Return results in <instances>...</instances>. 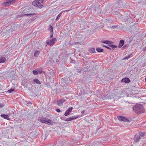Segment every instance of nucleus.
<instances>
[{"label": "nucleus", "mask_w": 146, "mask_h": 146, "mask_svg": "<svg viewBox=\"0 0 146 146\" xmlns=\"http://www.w3.org/2000/svg\"><path fill=\"white\" fill-rule=\"evenodd\" d=\"M133 110L137 114H140L144 112V108L143 105L137 104L133 107Z\"/></svg>", "instance_id": "obj_1"}, {"label": "nucleus", "mask_w": 146, "mask_h": 146, "mask_svg": "<svg viewBox=\"0 0 146 146\" xmlns=\"http://www.w3.org/2000/svg\"><path fill=\"white\" fill-rule=\"evenodd\" d=\"M16 29V27L15 25H14L12 26L11 28L8 30L7 31V32H5L6 30L5 29H3L2 32L3 33H5V35H8L9 36L11 35L12 34V32L14 31H15Z\"/></svg>", "instance_id": "obj_2"}, {"label": "nucleus", "mask_w": 146, "mask_h": 146, "mask_svg": "<svg viewBox=\"0 0 146 146\" xmlns=\"http://www.w3.org/2000/svg\"><path fill=\"white\" fill-rule=\"evenodd\" d=\"M56 41V38H54L51 40H47L46 43L47 45L52 46L55 44Z\"/></svg>", "instance_id": "obj_3"}, {"label": "nucleus", "mask_w": 146, "mask_h": 146, "mask_svg": "<svg viewBox=\"0 0 146 146\" xmlns=\"http://www.w3.org/2000/svg\"><path fill=\"white\" fill-rule=\"evenodd\" d=\"M40 121L42 123H45L48 125L50 124L51 123V120L46 118L41 119H40Z\"/></svg>", "instance_id": "obj_4"}, {"label": "nucleus", "mask_w": 146, "mask_h": 146, "mask_svg": "<svg viewBox=\"0 0 146 146\" xmlns=\"http://www.w3.org/2000/svg\"><path fill=\"white\" fill-rule=\"evenodd\" d=\"M45 0H37V8L39 9L43 7V5L45 2Z\"/></svg>", "instance_id": "obj_5"}, {"label": "nucleus", "mask_w": 146, "mask_h": 146, "mask_svg": "<svg viewBox=\"0 0 146 146\" xmlns=\"http://www.w3.org/2000/svg\"><path fill=\"white\" fill-rule=\"evenodd\" d=\"M17 0H9L3 3V5H5L6 6H9L10 5L14 3L15 1Z\"/></svg>", "instance_id": "obj_6"}, {"label": "nucleus", "mask_w": 146, "mask_h": 146, "mask_svg": "<svg viewBox=\"0 0 146 146\" xmlns=\"http://www.w3.org/2000/svg\"><path fill=\"white\" fill-rule=\"evenodd\" d=\"M117 118L120 121L125 122H128L129 121V120L127 119V118L125 117L119 116L117 117Z\"/></svg>", "instance_id": "obj_7"}, {"label": "nucleus", "mask_w": 146, "mask_h": 146, "mask_svg": "<svg viewBox=\"0 0 146 146\" xmlns=\"http://www.w3.org/2000/svg\"><path fill=\"white\" fill-rule=\"evenodd\" d=\"M141 138H140V137L139 135H136L134 136L133 140L135 142H138L140 139Z\"/></svg>", "instance_id": "obj_8"}, {"label": "nucleus", "mask_w": 146, "mask_h": 146, "mask_svg": "<svg viewBox=\"0 0 146 146\" xmlns=\"http://www.w3.org/2000/svg\"><path fill=\"white\" fill-rule=\"evenodd\" d=\"M73 109L72 107L69 108L67 110L65 111L64 115L65 116H67L71 112Z\"/></svg>", "instance_id": "obj_9"}, {"label": "nucleus", "mask_w": 146, "mask_h": 146, "mask_svg": "<svg viewBox=\"0 0 146 146\" xmlns=\"http://www.w3.org/2000/svg\"><path fill=\"white\" fill-rule=\"evenodd\" d=\"M66 101V99H63L59 100L57 102V104L58 105H62L63 103L65 102Z\"/></svg>", "instance_id": "obj_10"}, {"label": "nucleus", "mask_w": 146, "mask_h": 146, "mask_svg": "<svg viewBox=\"0 0 146 146\" xmlns=\"http://www.w3.org/2000/svg\"><path fill=\"white\" fill-rule=\"evenodd\" d=\"M130 82V80L129 78H126L123 79L121 80V82H124L125 83H128Z\"/></svg>", "instance_id": "obj_11"}, {"label": "nucleus", "mask_w": 146, "mask_h": 146, "mask_svg": "<svg viewBox=\"0 0 146 146\" xmlns=\"http://www.w3.org/2000/svg\"><path fill=\"white\" fill-rule=\"evenodd\" d=\"M1 117L5 119L10 120V119L9 117L7 115L5 114H1Z\"/></svg>", "instance_id": "obj_12"}, {"label": "nucleus", "mask_w": 146, "mask_h": 146, "mask_svg": "<svg viewBox=\"0 0 146 146\" xmlns=\"http://www.w3.org/2000/svg\"><path fill=\"white\" fill-rule=\"evenodd\" d=\"M124 41L123 40H121L120 41L119 44L118 45V47L121 48L124 44Z\"/></svg>", "instance_id": "obj_13"}, {"label": "nucleus", "mask_w": 146, "mask_h": 146, "mask_svg": "<svg viewBox=\"0 0 146 146\" xmlns=\"http://www.w3.org/2000/svg\"><path fill=\"white\" fill-rule=\"evenodd\" d=\"M101 42L102 43H104L105 44H110L113 43V42H111L110 41L108 40H104L103 41H101Z\"/></svg>", "instance_id": "obj_14"}, {"label": "nucleus", "mask_w": 146, "mask_h": 146, "mask_svg": "<svg viewBox=\"0 0 146 146\" xmlns=\"http://www.w3.org/2000/svg\"><path fill=\"white\" fill-rule=\"evenodd\" d=\"M89 51L93 53H95V49L94 48H90Z\"/></svg>", "instance_id": "obj_15"}, {"label": "nucleus", "mask_w": 146, "mask_h": 146, "mask_svg": "<svg viewBox=\"0 0 146 146\" xmlns=\"http://www.w3.org/2000/svg\"><path fill=\"white\" fill-rule=\"evenodd\" d=\"M113 98V96L112 95H110L109 96H106V97L104 98L103 99L104 100H105V99H111Z\"/></svg>", "instance_id": "obj_16"}, {"label": "nucleus", "mask_w": 146, "mask_h": 146, "mask_svg": "<svg viewBox=\"0 0 146 146\" xmlns=\"http://www.w3.org/2000/svg\"><path fill=\"white\" fill-rule=\"evenodd\" d=\"M96 51L99 52H101L104 51V50L102 48H96Z\"/></svg>", "instance_id": "obj_17"}, {"label": "nucleus", "mask_w": 146, "mask_h": 146, "mask_svg": "<svg viewBox=\"0 0 146 146\" xmlns=\"http://www.w3.org/2000/svg\"><path fill=\"white\" fill-rule=\"evenodd\" d=\"M43 73L44 74V72L43 71H42V70L40 69H37V74H41L42 73Z\"/></svg>", "instance_id": "obj_18"}, {"label": "nucleus", "mask_w": 146, "mask_h": 146, "mask_svg": "<svg viewBox=\"0 0 146 146\" xmlns=\"http://www.w3.org/2000/svg\"><path fill=\"white\" fill-rule=\"evenodd\" d=\"M6 60V59L4 57L0 58V63L4 62Z\"/></svg>", "instance_id": "obj_19"}, {"label": "nucleus", "mask_w": 146, "mask_h": 146, "mask_svg": "<svg viewBox=\"0 0 146 146\" xmlns=\"http://www.w3.org/2000/svg\"><path fill=\"white\" fill-rule=\"evenodd\" d=\"M78 117H79V115H77V116H74L71 117H70L71 120V121L72 120L78 118Z\"/></svg>", "instance_id": "obj_20"}, {"label": "nucleus", "mask_w": 146, "mask_h": 146, "mask_svg": "<svg viewBox=\"0 0 146 146\" xmlns=\"http://www.w3.org/2000/svg\"><path fill=\"white\" fill-rule=\"evenodd\" d=\"M139 135L140 137V138H141L142 137H143L145 135L142 132H139V135Z\"/></svg>", "instance_id": "obj_21"}, {"label": "nucleus", "mask_w": 146, "mask_h": 146, "mask_svg": "<svg viewBox=\"0 0 146 146\" xmlns=\"http://www.w3.org/2000/svg\"><path fill=\"white\" fill-rule=\"evenodd\" d=\"M62 13L61 12V13H60L57 16V17L56 18V21H58L59 19H60V16H61V15H62Z\"/></svg>", "instance_id": "obj_22"}, {"label": "nucleus", "mask_w": 146, "mask_h": 146, "mask_svg": "<svg viewBox=\"0 0 146 146\" xmlns=\"http://www.w3.org/2000/svg\"><path fill=\"white\" fill-rule=\"evenodd\" d=\"M109 46L110 47L112 48H116L117 47V46H116L114 45H113V44H110L109 45Z\"/></svg>", "instance_id": "obj_23"}, {"label": "nucleus", "mask_w": 146, "mask_h": 146, "mask_svg": "<svg viewBox=\"0 0 146 146\" xmlns=\"http://www.w3.org/2000/svg\"><path fill=\"white\" fill-rule=\"evenodd\" d=\"M49 30L50 31V32L52 33H53V27L51 25H49Z\"/></svg>", "instance_id": "obj_24"}, {"label": "nucleus", "mask_w": 146, "mask_h": 146, "mask_svg": "<svg viewBox=\"0 0 146 146\" xmlns=\"http://www.w3.org/2000/svg\"><path fill=\"white\" fill-rule=\"evenodd\" d=\"M131 55H132V54H131L129 55L128 56H127L125 57L123 59V60H125L126 59H128L131 56Z\"/></svg>", "instance_id": "obj_25"}, {"label": "nucleus", "mask_w": 146, "mask_h": 146, "mask_svg": "<svg viewBox=\"0 0 146 146\" xmlns=\"http://www.w3.org/2000/svg\"><path fill=\"white\" fill-rule=\"evenodd\" d=\"M32 5L34 6H36V0H35L32 3Z\"/></svg>", "instance_id": "obj_26"}, {"label": "nucleus", "mask_w": 146, "mask_h": 146, "mask_svg": "<svg viewBox=\"0 0 146 146\" xmlns=\"http://www.w3.org/2000/svg\"><path fill=\"white\" fill-rule=\"evenodd\" d=\"M14 91V89L13 88H11L10 90H8L7 92L9 93H12L13 91Z\"/></svg>", "instance_id": "obj_27"}, {"label": "nucleus", "mask_w": 146, "mask_h": 146, "mask_svg": "<svg viewBox=\"0 0 146 146\" xmlns=\"http://www.w3.org/2000/svg\"><path fill=\"white\" fill-rule=\"evenodd\" d=\"M118 27V25H113L111 27V28L112 29H114L115 28H117Z\"/></svg>", "instance_id": "obj_28"}, {"label": "nucleus", "mask_w": 146, "mask_h": 146, "mask_svg": "<svg viewBox=\"0 0 146 146\" xmlns=\"http://www.w3.org/2000/svg\"><path fill=\"white\" fill-rule=\"evenodd\" d=\"M65 121H71V119H70V117L69 118H67V119H65L64 120Z\"/></svg>", "instance_id": "obj_29"}, {"label": "nucleus", "mask_w": 146, "mask_h": 146, "mask_svg": "<svg viewBox=\"0 0 146 146\" xmlns=\"http://www.w3.org/2000/svg\"><path fill=\"white\" fill-rule=\"evenodd\" d=\"M102 46L105 47V48H107V49H108L111 50V48H110L109 47L107 46H106V45H102Z\"/></svg>", "instance_id": "obj_30"}, {"label": "nucleus", "mask_w": 146, "mask_h": 146, "mask_svg": "<svg viewBox=\"0 0 146 146\" xmlns=\"http://www.w3.org/2000/svg\"><path fill=\"white\" fill-rule=\"evenodd\" d=\"M35 13H31V14H25V15H27L29 16H32L33 15H34Z\"/></svg>", "instance_id": "obj_31"}, {"label": "nucleus", "mask_w": 146, "mask_h": 146, "mask_svg": "<svg viewBox=\"0 0 146 146\" xmlns=\"http://www.w3.org/2000/svg\"><path fill=\"white\" fill-rule=\"evenodd\" d=\"M33 73L34 74L36 75V71L33 70Z\"/></svg>", "instance_id": "obj_32"}, {"label": "nucleus", "mask_w": 146, "mask_h": 146, "mask_svg": "<svg viewBox=\"0 0 146 146\" xmlns=\"http://www.w3.org/2000/svg\"><path fill=\"white\" fill-rule=\"evenodd\" d=\"M56 110L57 112H60L61 111L58 108L56 109Z\"/></svg>", "instance_id": "obj_33"}, {"label": "nucleus", "mask_w": 146, "mask_h": 146, "mask_svg": "<svg viewBox=\"0 0 146 146\" xmlns=\"http://www.w3.org/2000/svg\"><path fill=\"white\" fill-rule=\"evenodd\" d=\"M127 46L126 45H125L122 48V49H124L126 47H127Z\"/></svg>", "instance_id": "obj_34"}, {"label": "nucleus", "mask_w": 146, "mask_h": 146, "mask_svg": "<svg viewBox=\"0 0 146 146\" xmlns=\"http://www.w3.org/2000/svg\"><path fill=\"white\" fill-rule=\"evenodd\" d=\"M4 106V105L3 104H0V108H3Z\"/></svg>", "instance_id": "obj_35"}, {"label": "nucleus", "mask_w": 146, "mask_h": 146, "mask_svg": "<svg viewBox=\"0 0 146 146\" xmlns=\"http://www.w3.org/2000/svg\"><path fill=\"white\" fill-rule=\"evenodd\" d=\"M71 62L72 63H75V61L74 60H71Z\"/></svg>", "instance_id": "obj_36"}, {"label": "nucleus", "mask_w": 146, "mask_h": 146, "mask_svg": "<svg viewBox=\"0 0 146 146\" xmlns=\"http://www.w3.org/2000/svg\"><path fill=\"white\" fill-rule=\"evenodd\" d=\"M40 84L41 83L40 82L38 79H37V84Z\"/></svg>", "instance_id": "obj_37"}, {"label": "nucleus", "mask_w": 146, "mask_h": 146, "mask_svg": "<svg viewBox=\"0 0 146 146\" xmlns=\"http://www.w3.org/2000/svg\"><path fill=\"white\" fill-rule=\"evenodd\" d=\"M52 33V34L51 35H50V38H52L53 37V33Z\"/></svg>", "instance_id": "obj_38"}, {"label": "nucleus", "mask_w": 146, "mask_h": 146, "mask_svg": "<svg viewBox=\"0 0 146 146\" xmlns=\"http://www.w3.org/2000/svg\"><path fill=\"white\" fill-rule=\"evenodd\" d=\"M143 51H145L146 50V47L145 48H144L143 49Z\"/></svg>", "instance_id": "obj_39"}, {"label": "nucleus", "mask_w": 146, "mask_h": 146, "mask_svg": "<svg viewBox=\"0 0 146 146\" xmlns=\"http://www.w3.org/2000/svg\"><path fill=\"white\" fill-rule=\"evenodd\" d=\"M85 112V110H83L81 111V113L82 114H83Z\"/></svg>", "instance_id": "obj_40"}, {"label": "nucleus", "mask_w": 146, "mask_h": 146, "mask_svg": "<svg viewBox=\"0 0 146 146\" xmlns=\"http://www.w3.org/2000/svg\"><path fill=\"white\" fill-rule=\"evenodd\" d=\"M34 81L35 83H36V79H34Z\"/></svg>", "instance_id": "obj_41"}, {"label": "nucleus", "mask_w": 146, "mask_h": 146, "mask_svg": "<svg viewBox=\"0 0 146 146\" xmlns=\"http://www.w3.org/2000/svg\"><path fill=\"white\" fill-rule=\"evenodd\" d=\"M40 53V52L39 51L37 50V55H38Z\"/></svg>", "instance_id": "obj_42"}, {"label": "nucleus", "mask_w": 146, "mask_h": 146, "mask_svg": "<svg viewBox=\"0 0 146 146\" xmlns=\"http://www.w3.org/2000/svg\"><path fill=\"white\" fill-rule=\"evenodd\" d=\"M81 71L80 70L79 71V70H78V72H79V73H81Z\"/></svg>", "instance_id": "obj_43"}, {"label": "nucleus", "mask_w": 146, "mask_h": 146, "mask_svg": "<svg viewBox=\"0 0 146 146\" xmlns=\"http://www.w3.org/2000/svg\"><path fill=\"white\" fill-rule=\"evenodd\" d=\"M71 10V9H69V10H66V11H65L68 12V11H70Z\"/></svg>", "instance_id": "obj_44"}, {"label": "nucleus", "mask_w": 146, "mask_h": 146, "mask_svg": "<svg viewBox=\"0 0 146 146\" xmlns=\"http://www.w3.org/2000/svg\"><path fill=\"white\" fill-rule=\"evenodd\" d=\"M36 51L34 55L35 56H36Z\"/></svg>", "instance_id": "obj_45"}, {"label": "nucleus", "mask_w": 146, "mask_h": 146, "mask_svg": "<svg viewBox=\"0 0 146 146\" xmlns=\"http://www.w3.org/2000/svg\"><path fill=\"white\" fill-rule=\"evenodd\" d=\"M127 5H126V6L125 5H124L123 6V7H126V6H127Z\"/></svg>", "instance_id": "obj_46"}, {"label": "nucleus", "mask_w": 146, "mask_h": 146, "mask_svg": "<svg viewBox=\"0 0 146 146\" xmlns=\"http://www.w3.org/2000/svg\"><path fill=\"white\" fill-rule=\"evenodd\" d=\"M145 82L146 83V78H145Z\"/></svg>", "instance_id": "obj_47"}, {"label": "nucleus", "mask_w": 146, "mask_h": 146, "mask_svg": "<svg viewBox=\"0 0 146 146\" xmlns=\"http://www.w3.org/2000/svg\"><path fill=\"white\" fill-rule=\"evenodd\" d=\"M40 59H41V58L40 57Z\"/></svg>", "instance_id": "obj_48"}]
</instances>
